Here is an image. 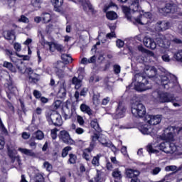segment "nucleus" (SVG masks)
Returning <instances> with one entry per match:
<instances>
[{
	"instance_id": "nucleus-33",
	"label": "nucleus",
	"mask_w": 182,
	"mask_h": 182,
	"mask_svg": "<svg viewBox=\"0 0 182 182\" xmlns=\"http://www.w3.org/2000/svg\"><path fill=\"white\" fill-rule=\"evenodd\" d=\"M17 151L13 146H9L7 148V155L10 159H15V156H16Z\"/></svg>"
},
{
	"instance_id": "nucleus-35",
	"label": "nucleus",
	"mask_w": 182,
	"mask_h": 182,
	"mask_svg": "<svg viewBox=\"0 0 182 182\" xmlns=\"http://www.w3.org/2000/svg\"><path fill=\"white\" fill-rule=\"evenodd\" d=\"M80 109L81 110V112H85L89 115L92 114L90 107L85 104H81V105H80Z\"/></svg>"
},
{
	"instance_id": "nucleus-44",
	"label": "nucleus",
	"mask_w": 182,
	"mask_h": 182,
	"mask_svg": "<svg viewBox=\"0 0 182 182\" xmlns=\"http://www.w3.org/2000/svg\"><path fill=\"white\" fill-rule=\"evenodd\" d=\"M136 41H141L139 37H136L135 38H131L127 40V43H125L126 46H129V45H136Z\"/></svg>"
},
{
	"instance_id": "nucleus-18",
	"label": "nucleus",
	"mask_w": 182,
	"mask_h": 182,
	"mask_svg": "<svg viewBox=\"0 0 182 182\" xmlns=\"http://www.w3.org/2000/svg\"><path fill=\"white\" fill-rule=\"evenodd\" d=\"M139 131L144 135H149L153 133V129L151 128V125L148 124H142L141 126L139 127Z\"/></svg>"
},
{
	"instance_id": "nucleus-15",
	"label": "nucleus",
	"mask_w": 182,
	"mask_h": 182,
	"mask_svg": "<svg viewBox=\"0 0 182 182\" xmlns=\"http://www.w3.org/2000/svg\"><path fill=\"white\" fill-rule=\"evenodd\" d=\"M125 111H126L125 107H124L122 103L120 102L117 106V111L115 112V114L112 115V117L115 119L122 118L125 114Z\"/></svg>"
},
{
	"instance_id": "nucleus-10",
	"label": "nucleus",
	"mask_w": 182,
	"mask_h": 182,
	"mask_svg": "<svg viewBox=\"0 0 182 182\" xmlns=\"http://www.w3.org/2000/svg\"><path fill=\"white\" fill-rule=\"evenodd\" d=\"M28 173L30 176H35L33 179H31V182H43L44 181V178L41 173H39V170L36 169V168H30L28 169Z\"/></svg>"
},
{
	"instance_id": "nucleus-23",
	"label": "nucleus",
	"mask_w": 182,
	"mask_h": 182,
	"mask_svg": "<svg viewBox=\"0 0 182 182\" xmlns=\"http://www.w3.org/2000/svg\"><path fill=\"white\" fill-rule=\"evenodd\" d=\"M51 3L54 6L56 12H60L62 6L63 5V0H51Z\"/></svg>"
},
{
	"instance_id": "nucleus-32",
	"label": "nucleus",
	"mask_w": 182,
	"mask_h": 182,
	"mask_svg": "<svg viewBox=\"0 0 182 182\" xmlns=\"http://www.w3.org/2000/svg\"><path fill=\"white\" fill-rule=\"evenodd\" d=\"M102 158V154H99L95 156L92 157V160L91 161V164L95 167H99L100 166V159Z\"/></svg>"
},
{
	"instance_id": "nucleus-22",
	"label": "nucleus",
	"mask_w": 182,
	"mask_h": 182,
	"mask_svg": "<svg viewBox=\"0 0 182 182\" xmlns=\"http://www.w3.org/2000/svg\"><path fill=\"white\" fill-rule=\"evenodd\" d=\"M111 176L114 178V182H122V171H120L119 169H114L111 173Z\"/></svg>"
},
{
	"instance_id": "nucleus-20",
	"label": "nucleus",
	"mask_w": 182,
	"mask_h": 182,
	"mask_svg": "<svg viewBox=\"0 0 182 182\" xmlns=\"http://www.w3.org/2000/svg\"><path fill=\"white\" fill-rule=\"evenodd\" d=\"M170 28V23L166 21H159L156 25V31L159 32L161 31H167Z\"/></svg>"
},
{
	"instance_id": "nucleus-63",
	"label": "nucleus",
	"mask_w": 182,
	"mask_h": 182,
	"mask_svg": "<svg viewBox=\"0 0 182 182\" xmlns=\"http://www.w3.org/2000/svg\"><path fill=\"white\" fill-rule=\"evenodd\" d=\"M171 42L176 43V45H182V40L180 38H174Z\"/></svg>"
},
{
	"instance_id": "nucleus-2",
	"label": "nucleus",
	"mask_w": 182,
	"mask_h": 182,
	"mask_svg": "<svg viewBox=\"0 0 182 182\" xmlns=\"http://www.w3.org/2000/svg\"><path fill=\"white\" fill-rule=\"evenodd\" d=\"M180 134L182 136V127H168L164 131L161 139L164 141H172L174 135Z\"/></svg>"
},
{
	"instance_id": "nucleus-27",
	"label": "nucleus",
	"mask_w": 182,
	"mask_h": 182,
	"mask_svg": "<svg viewBox=\"0 0 182 182\" xmlns=\"http://www.w3.org/2000/svg\"><path fill=\"white\" fill-rule=\"evenodd\" d=\"M144 46H157L154 39L149 37H145L143 40Z\"/></svg>"
},
{
	"instance_id": "nucleus-57",
	"label": "nucleus",
	"mask_w": 182,
	"mask_h": 182,
	"mask_svg": "<svg viewBox=\"0 0 182 182\" xmlns=\"http://www.w3.org/2000/svg\"><path fill=\"white\" fill-rule=\"evenodd\" d=\"M165 171H177V167L176 166H168L165 167Z\"/></svg>"
},
{
	"instance_id": "nucleus-58",
	"label": "nucleus",
	"mask_w": 182,
	"mask_h": 182,
	"mask_svg": "<svg viewBox=\"0 0 182 182\" xmlns=\"http://www.w3.org/2000/svg\"><path fill=\"white\" fill-rule=\"evenodd\" d=\"M18 22H23V23H29V18L28 17L22 15L21 18L18 19Z\"/></svg>"
},
{
	"instance_id": "nucleus-64",
	"label": "nucleus",
	"mask_w": 182,
	"mask_h": 182,
	"mask_svg": "<svg viewBox=\"0 0 182 182\" xmlns=\"http://www.w3.org/2000/svg\"><path fill=\"white\" fill-rule=\"evenodd\" d=\"M121 68L119 65H114V72L115 74H119L120 73Z\"/></svg>"
},
{
	"instance_id": "nucleus-50",
	"label": "nucleus",
	"mask_w": 182,
	"mask_h": 182,
	"mask_svg": "<svg viewBox=\"0 0 182 182\" xmlns=\"http://www.w3.org/2000/svg\"><path fill=\"white\" fill-rule=\"evenodd\" d=\"M33 135L35 136V138L38 140H43V139H44V133H43V132L40 130L35 132Z\"/></svg>"
},
{
	"instance_id": "nucleus-39",
	"label": "nucleus",
	"mask_w": 182,
	"mask_h": 182,
	"mask_svg": "<svg viewBox=\"0 0 182 182\" xmlns=\"http://www.w3.org/2000/svg\"><path fill=\"white\" fill-rule=\"evenodd\" d=\"M73 85H75V89L79 90L81 87V80H79V78L74 77H73L72 80Z\"/></svg>"
},
{
	"instance_id": "nucleus-21",
	"label": "nucleus",
	"mask_w": 182,
	"mask_h": 182,
	"mask_svg": "<svg viewBox=\"0 0 182 182\" xmlns=\"http://www.w3.org/2000/svg\"><path fill=\"white\" fill-rule=\"evenodd\" d=\"M73 115V112L71 109L68 106V104L65 105L64 108H63V117H64L65 120L70 119L71 116Z\"/></svg>"
},
{
	"instance_id": "nucleus-30",
	"label": "nucleus",
	"mask_w": 182,
	"mask_h": 182,
	"mask_svg": "<svg viewBox=\"0 0 182 182\" xmlns=\"http://www.w3.org/2000/svg\"><path fill=\"white\" fill-rule=\"evenodd\" d=\"M88 89L86 87L82 88V90H81V92H75V99H76V102H79V96H82V97H85L86 94L87 93Z\"/></svg>"
},
{
	"instance_id": "nucleus-34",
	"label": "nucleus",
	"mask_w": 182,
	"mask_h": 182,
	"mask_svg": "<svg viewBox=\"0 0 182 182\" xmlns=\"http://www.w3.org/2000/svg\"><path fill=\"white\" fill-rule=\"evenodd\" d=\"M99 142L104 147H110L112 146V142L106 141V136H102L99 139Z\"/></svg>"
},
{
	"instance_id": "nucleus-49",
	"label": "nucleus",
	"mask_w": 182,
	"mask_h": 182,
	"mask_svg": "<svg viewBox=\"0 0 182 182\" xmlns=\"http://www.w3.org/2000/svg\"><path fill=\"white\" fill-rule=\"evenodd\" d=\"M51 48V49H56V50H58V52H59L61 54H63L64 53H66L69 50L68 48H67V47H50Z\"/></svg>"
},
{
	"instance_id": "nucleus-54",
	"label": "nucleus",
	"mask_w": 182,
	"mask_h": 182,
	"mask_svg": "<svg viewBox=\"0 0 182 182\" xmlns=\"http://www.w3.org/2000/svg\"><path fill=\"white\" fill-rule=\"evenodd\" d=\"M92 102L94 105H97L100 103V95H94L92 97Z\"/></svg>"
},
{
	"instance_id": "nucleus-13",
	"label": "nucleus",
	"mask_w": 182,
	"mask_h": 182,
	"mask_svg": "<svg viewBox=\"0 0 182 182\" xmlns=\"http://www.w3.org/2000/svg\"><path fill=\"white\" fill-rule=\"evenodd\" d=\"M173 97L167 92L158 93V102L159 103H168L173 102Z\"/></svg>"
},
{
	"instance_id": "nucleus-47",
	"label": "nucleus",
	"mask_w": 182,
	"mask_h": 182,
	"mask_svg": "<svg viewBox=\"0 0 182 182\" xmlns=\"http://www.w3.org/2000/svg\"><path fill=\"white\" fill-rule=\"evenodd\" d=\"M100 137L97 136V134H94V135L91 136V144H90V146L91 148H94L95 146V144H94L96 141L100 140Z\"/></svg>"
},
{
	"instance_id": "nucleus-29",
	"label": "nucleus",
	"mask_w": 182,
	"mask_h": 182,
	"mask_svg": "<svg viewBox=\"0 0 182 182\" xmlns=\"http://www.w3.org/2000/svg\"><path fill=\"white\" fill-rule=\"evenodd\" d=\"M78 2H80L84 11H87L89 9L90 11H92L93 9V6L89 1H86L85 0H78Z\"/></svg>"
},
{
	"instance_id": "nucleus-25",
	"label": "nucleus",
	"mask_w": 182,
	"mask_h": 182,
	"mask_svg": "<svg viewBox=\"0 0 182 182\" xmlns=\"http://www.w3.org/2000/svg\"><path fill=\"white\" fill-rule=\"evenodd\" d=\"M136 23L139 25H146L149 23L148 18H146L144 15H140L138 18H134Z\"/></svg>"
},
{
	"instance_id": "nucleus-6",
	"label": "nucleus",
	"mask_w": 182,
	"mask_h": 182,
	"mask_svg": "<svg viewBox=\"0 0 182 182\" xmlns=\"http://www.w3.org/2000/svg\"><path fill=\"white\" fill-rule=\"evenodd\" d=\"M161 85L165 89H168V87L171 88L174 86V83L176 82V77L171 74L162 75L161 77ZM168 86V87H166Z\"/></svg>"
},
{
	"instance_id": "nucleus-61",
	"label": "nucleus",
	"mask_w": 182,
	"mask_h": 182,
	"mask_svg": "<svg viewBox=\"0 0 182 182\" xmlns=\"http://www.w3.org/2000/svg\"><path fill=\"white\" fill-rule=\"evenodd\" d=\"M110 102V98L109 97H106L105 98L102 99V101L101 102L102 105H107Z\"/></svg>"
},
{
	"instance_id": "nucleus-26",
	"label": "nucleus",
	"mask_w": 182,
	"mask_h": 182,
	"mask_svg": "<svg viewBox=\"0 0 182 182\" xmlns=\"http://www.w3.org/2000/svg\"><path fill=\"white\" fill-rule=\"evenodd\" d=\"M18 151L23 154L25 156H28L30 157H33L35 156V153L30 149H26L25 148H18Z\"/></svg>"
},
{
	"instance_id": "nucleus-7",
	"label": "nucleus",
	"mask_w": 182,
	"mask_h": 182,
	"mask_svg": "<svg viewBox=\"0 0 182 182\" xmlns=\"http://www.w3.org/2000/svg\"><path fill=\"white\" fill-rule=\"evenodd\" d=\"M55 68L56 69L55 70V73L56 74V76L59 77V79H63L65 76L68 75L66 73V70H68V68L65 66L64 63L61 61L56 62V63H55Z\"/></svg>"
},
{
	"instance_id": "nucleus-3",
	"label": "nucleus",
	"mask_w": 182,
	"mask_h": 182,
	"mask_svg": "<svg viewBox=\"0 0 182 182\" xmlns=\"http://www.w3.org/2000/svg\"><path fill=\"white\" fill-rule=\"evenodd\" d=\"M45 117L50 125L54 124V126L60 127L63 124V119H61L60 114L55 111L48 110L45 114Z\"/></svg>"
},
{
	"instance_id": "nucleus-55",
	"label": "nucleus",
	"mask_w": 182,
	"mask_h": 182,
	"mask_svg": "<svg viewBox=\"0 0 182 182\" xmlns=\"http://www.w3.org/2000/svg\"><path fill=\"white\" fill-rule=\"evenodd\" d=\"M70 150H71V147L70 146L65 147L64 149H63V153L61 154L63 158L66 157V156H68V154L69 153V151H70Z\"/></svg>"
},
{
	"instance_id": "nucleus-52",
	"label": "nucleus",
	"mask_w": 182,
	"mask_h": 182,
	"mask_svg": "<svg viewBox=\"0 0 182 182\" xmlns=\"http://www.w3.org/2000/svg\"><path fill=\"white\" fill-rule=\"evenodd\" d=\"M43 166L44 168L46 169V171H48V172L53 171V165H51V164H50L49 162L45 161Z\"/></svg>"
},
{
	"instance_id": "nucleus-62",
	"label": "nucleus",
	"mask_w": 182,
	"mask_h": 182,
	"mask_svg": "<svg viewBox=\"0 0 182 182\" xmlns=\"http://www.w3.org/2000/svg\"><path fill=\"white\" fill-rule=\"evenodd\" d=\"M60 105H61V101L60 100L55 101L54 104L53 105V106L54 107L55 109H57L59 107H60Z\"/></svg>"
},
{
	"instance_id": "nucleus-14",
	"label": "nucleus",
	"mask_w": 182,
	"mask_h": 182,
	"mask_svg": "<svg viewBox=\"0 0 182 182\" xmlns=\"http://www.w3.org/2000/svg\"><path fill=\"white\" fill-rule=\"evenodd\" d=\"M116 34L114 33V31H111V33H109L107 35L103 33H100L97 37L99 41H97L94 46H99L100 45H101V42L102 43H105V42H106V40H103V38H109L110 39L111 38H114Z\"/></svg>"
},
{
	"instance_id": "nucleus-60",
	"label": "nucleus",
	"mask_w": 182,
	"mask_h": 182,
	"mask_svg": "<svg viewBox=\"0 0 182 182\" xmlns=\"http://www.w3.org/2000/svg\"><path fill=\"white\" fill-rule=\"evenodd\" d=\"M58 132V129L55 128L54 129H51L50 131V135H51V138H53V139H55L58 136H57V133Z\"/></svg>"
},
{
	"instance_id": "nucleus-28",
	"label": "nucleus",
	"mask_w": 182,
	"mask_h": 182,
	"mask_svg": "<svg viewBox=\"0 0 182 182\" xmlns=\"http://www.w3.org/2000/svg\"><path fill=\"white\" fill-rule=\"evenodd\" d=\"M147 72V76L150 78H153L156 76V68H154V66H150L149 68H146Z\"/></svg>"
},
{
	"instance_id": "nucleus-43",
	"label": "nucleus",
	"mask_w": 182,
	"mask_h": 182,
	"mask_svg": "<svg viewBox=\"0 0 182 182\" xmlns=\"http://www.w3.org/2000/svg\"><path fill=\"white\" fill-rule=\"evenodd\" d=\"M42 19H43L44 23H48L49 22H50V20H51L50 14H49V13L43 14Z\"/></svg>"
},
{
	"instance_id": "nucleus-19",
	"label": "nucleus",
	"mask_w": 182,
	"mask_h": 182,
	"mask_svg": "<svg viewBox=\"0 0 182 182\" xmlns=\"http://www.w3.org/2000/svg\"><path fill=\"white\" fill-rule=\"evenodd\" d=\"M127 178H136L140 175V171L136 169L127 168L125 171Z\"/></svg>"
},
{
	"instance_id": "nucleus-9",
	"label": "nucleus",
	"mask_w": 182,
	"mask_h": 182,
	"mask_svg": "<svg viewBox=\"0 0 182 182\" xmlns=\"http://www.w3.org/2000/svg\"><path fill=\"white\" fill-rule=\"evenodd\" d=\"M177 9V5L173 3H168L164 7L159 9V11L163 15H167V14H176Z\"/></svg>"
},
{
	"instance_id": "nucleus-11",
	"label": "nucleus",
	"mask_w": 182,
	"mask_h": 182,
	"mask_svg": "<svg viewBox=\"0 0 182 182\" xmlns=\"http://www.w3.org/2000/svg\"><path fill=\"white\" fill-rule=\"evenodd\" d=\"M59 139L63 141L64 144L73 145L74 141L70 138V134L65 130L60 131Z\"/></svg>"
},
{
	"instance_id": "nucleus-1",
	"label": "nucleus",
	"mask_w": 182,
	"mask_h": 182,
	"mask_svg": "<svg viewBox=\"0 0 182 182\" xmlns=\"http://www.w3.org/2000/svg\"><path fill=\"white\" fill-rule=\"evenodd\" d=\"M132 85L134 86L135 90L138 92L146 91L151 88V86L147 85L148 82L146 78L140 74L135 75V81H133Z\"/></svg>"
},
{
	"instance_id": "nucleus-24",
	"label": "nucleus",
	"mask_w": 182,
	"mask_h": 182,
	"mask_svg": "<svg viewBox=\"0 0 182 182\" xmlns=\"http://www.w3.org/2000/svg\"><path fill=\"white\" fill-rule=\"evenodd\" d=\"M4 36L5 39H7V41H15V32L12 30L11 31H6L4 32Z\"/></svg>"
},
{
	"instance_id": "nucleus-37",
	"label": "nucleus",
	"mask_w": 182,
	"mask_h": 182,
	"mask_svg": "<svg viewBox=\"0 0 182 182\" xmlns=\"http://www.w3.org/2000/svg\"><path fill=\"white\" fill-rule=\"evenodd\" d=\"M41 44L42 46H58V44L55 41L48 42L45 41V38H43V36H41Z\"/></svg>"
},
{
	"instance_id": "nucleus-38",
	"label": "nucleus",
	"mask_w": 182,
	"mask_h": 182,
	"mask_svg": "<svg viewBox=\"0 0 182 182\" xmlns=\"http://www.w3.org/2000/svg\"><path fill=\"white\" fill-rule=\"evenodd\" d=\"M173 60L182 63V50L173 53Z\"/></svg>"
},
{
	"instance_id": "nucleus-53",
	"label": "nucleus",
	"mask_w": 182,
	"mask_h": 182,
	"mask_svg": "<svg viewBox=\"0 0 182 182\" xmlns=\"http://www.w3.org/2000/svg\"><path fill=\"white\" fill-rule=\"evenodd\" d=\"M41 3L42 0H31V5L34 6V8H41Z\"/></svg>"
},
{
	"instance_id": "nucleus-5",
	"label": "nucleus",
	"mask_w": 182,
	"mask_h": 182,
	"mask_svg": "<svg viewBox=\"0 0 182 182\" xmlns=\"http://www.w3.org/2000/svg\"><path fill=\"white\" fill-rule=\"evenodd\" d=\"M132 114L135 117L142 118L146 114V110L143 104L136 101L132 104Z\"/></svg>"
},
{
	"instance_id": "nucleus-56",
	"label": "nucleus",
	"mask_w": 182,
	"mask_h": 182,
	"mask_svg": "<svg viewBox=\"0 0 182 182\" xmlns=\"http://www.w3.org/2000/svg\"><path fill=\"white\" fill-rule=\"evenodd\" d=\"M69 163L70 164H75L76 162V156L75 154H69Z\"/></svg>"
},
{
	"instance_id": "nucleus-40",
	"label": "nucleus",
	"mask_w": 182,
	"mask_h": 182,
	"mask_svg": "<svg viewBox=\"0 0 182 182\" xmlns=\"http://www.w3.org/2000/svg\"><path fill=\"white\" fill-rule=\"evenodd\" d=\"M106 16L107 19H109V21H114V19H117V14L114 11L107 12Z\"/></svg>"
},
{
	"instance_id": "nucleus-8",
	"label": "nucleus",
	"mask_w": 182,
	"mask_h": 182,
	"mask_svg": "<svg viewBox=\"0 0 182 182\" xmlns=\"http://www.w3.org/2000/svg\"><path fill=\"white\" fill-rule=\"evenodd\" d=\"M158 148L162 152L168 154H173L177 150L176 146L173 143L171 144L161 143L159 144Z\"/></svg>"
},
{
	"instance_id": "nucleus-16",
	"label": "nucleus",
	"mask_w": 182,
	"mask_h": 182,
	"mask_svg": "<svg viewBox=\"0 0 182 182\" xmlns=\"http://www.w3.org/2000/svg\"><path fill=\"white\" fill-rule=\"evenodd\" d=\"M58 86L59 87L58 95L59 97L63 98L66 95V84L64 80L58 81Z\"/></svg>"
},
{
	"instance_id": "nucleus-12",
	"label": "nucleus",
	"mask_w": 182,
	"mask_h": 182,
	"mask_svg": "<svg viewBox=\"0 0 182 182\" xmlns=\"http://www.w3.org/2000/svg\"><path fill=\"white\" fill-rule=\"evenodd\" d=\"M146 120L150 126H156L161 122V115H147Z\"/></svg>"
},
{
	"instance_id": "nucleus-45",
	"label": "nucleus",
	"mask_w": 182,
	"mask_h": 182,
	"mask_svg": "<svg viewBox=\"0 0 182 182\" xmlns=\"http://www.w3.org/2000/svg\"><path fill=\"white\" fill-rule=\"evenodd\" d=\"M155 147V146H154L153 144H149L146 146V150L147 152L150 153V154H159V151L157 149H154V148Z\"/></svg>"
},
{
	"instance_id": "nucleus-46",
	"label": "nucleus",
	"mask_w": 182,
	"mask_h": 182,
	"mask_svg": "<svg viewBox=\"0 0 182 182\" xmlns=\"http://www.w3.org/2000/svg\"><path fill=\"white\" fill-rule=\"evenodd\" d=\"M3 67L6 68L7 70H9L13 73L15 72V68H14L13 64H11V63H9L6 61L4 62Z\"/></svg>"
},
{
	"instance_id": "nucleus-17",
	"label": "nucleus",
	"mask_w": 182,
	"mask_h": 182,
	"mask_svg": "<svg viewBox=\"0 0 182 182\" xmlns=\"http://www.w3.org/2000/svg\"><path fill=\"white\" fill-rule=\"evenodd\" d=\"M25 72L28 73V80L30 82L36 83L39 80V75L34 73L33 70L30 68H28L25 70Z\"/></svg>"
},
{
	"instance_id": "nucleus-59",
	"label": "nucleus",
	"mask_w": 182,
	"mask_h": 182,
	"mask_svg": "<svg viewBox=\"0 0 182 182\" xmlns=\"http://www.w3.org/2000/svg\"><path fill=\"white\" fill-rule=\"evenodd\" d=\"M94 63H95L91 62L90 60H87V58H84L81 59V61H80V64H82V65L94 64Z\"/></svg>"
},
{
	"instance_id": "nucleus-48",
	"label": "nucleus",
	"mask_w": 182,
	"mask_h": 182,
	"mask_svg": "<svg viewBox=\"0 0 182 182\" xmlns=\"http://www.w3.org/2000/svg\"><path fill=\"white\" fill-rule=\"evenodd\" d=\"M90 182H102V172L97 171V174L94 178V180H91Z\"/></svg>"
},
{
	"instance_id": "nucleus-41",
	"label": "nucleus",
	"mask_w": 182,
	"mask_h": 182,
	"mask_svg": "<svg viewBox=\"0 0 182 182\" xmlns=\"http://www.w3.org/2000/svg\"><path fill=\"white\" fill-rule=\"evenodd\" d=\"M5 91H6V93L12 94L14 90H15V87H14L13 83L9 82L5 85Z\"/></svg>"
},
{
	"instance_id": "nucleus-51",
	"label": "nucleus",
	"mask_w": 182,
	"mask_h": 182,
	"mask_svg": "<svg viewBox=\"0 0 182 182\" xmlns=\"http://www.w3.org/2000/svg\"><path fill=\"white\" fill-rule=\"evenodd\" d=\"M139 50H140V52H141L142 53L146 54L149 56H154V53L151 51L144 48V47H139Z\"/></svg>"
},
{
	"instance_id": "nucleus-42",
	"label": "nucleus",
	"mask_w": 182,
	"mask_h": 182,
	"mask_svg": "<svg viewBox=\"0 0 182 182\" xmlns=\"http://www.w3.org/2000/svg\"><path fill=\"white\" fill-rule=\"evenodd\" d=\"M91 127L95 129L96 132H100V127H99V124L97 123V119H94L90 122Z\"/></svg>"
},
{
	"instance_id": "nucleus-31",
	"label": "nucleus",
	"mask_w": 182,
	"mask_h": 182,
	"mask_svg": "<svg viewBox=\"0 0 182 182\" xmlns=\"http://www.w3.org/2000/svg\"><path fill=\"white\" fill-rule=\"evenodd\" d=\"M92 149L91 147L90 148H88V149H86L85 150H84V152L82 154V158L86 160V161H90V159H91V151H92Z\"/></svg>"
},
{
	"instance_id": "nucleus-36",
	"label": "nucleus",
	"mask_w": 182,
	"mask_h": 182,
	"mask_svg": "<svg viewBox=\"0 0 182 182\" xmlns=\"http://www.w3.org/2000/svg\"><path fill=\"white\" fill-rule=\"evenodd\" d=\"M61 60L65 63V64H69L73 62V58H71V56L68 54L63 53L61 55Z\"/></svg>"
},
{
	"instance_id": "nucleus-4",
	"label": "nucleus",
	"mask_w": 182,
	"mask_h": 182,
	"mask_svg": "<svg viewBox=\"0 0 182 182\" xmlns=\"http://www.w3.org/2000/svg\"><path fill=\"white\" fill-rule=\"evenodd\" d=\"M139 1L140 0H130L129 8L127 6H122V12H124L125 18H127L128 21H132L130 11H132V12L140 11L141 7L140 5H139Z\"/></svg>"
}]
</instances>
